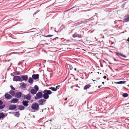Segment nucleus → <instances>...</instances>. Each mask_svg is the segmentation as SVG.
I'll return each mask as SVG.
<instances>
[{
    "label": "nucleus",
    "mask_w": 129,
    "mask_h": 129,
    "mask_svg": "<svg viewBox=\"0 0 129 129\" xmlns=\"http://www.w3.org/2000/svg\"><path fill=\"white\" fill-rule=\"evenodd\" d=\"M107 80H109V79H108V78H107Z\"/></svg>",
    "instance_id": "nucleus-64"
},
{
    "label": "nucleus",
    "mask_w": 129,
    "mask_h": 129,
    "mask_svg": "<svg viewBox=\"0 0 129 129\" xmlns=\"http://www.w3.org/2000/svg\"><path fill=\"white\" fill-rule=\"evenodd\" d=\"M14 115L16 117H19L20 115V114L19 112H16L15 114Z\"/></svg>",
    "instance_id": "nucleus-28"
},
{
    "label": "nucleus",
    "mask_w": 129,
    "mask_h": 129,
    "mask_svg": "<svg viewBox=\"0 0 129 129\" xmlns=\"http://www.w3.org/2000/svg\"><path fill=\"white\" fill-rule=\"evenodd\" d=\"M21 77L22 81H27L28 79V76L27 75H23L21 76Z\"/></svg>",
    "instance_id": "nucleus-5"
},
{
    "label": "nucleus",
    "mask_w": 129,
    "mask_h": 129,
    "mask_svg": "<svg viewBox=\"0 0 129 129\" xmlns=\"http://www.w3.org/2000/svg\"><path fill=\"white\" fill-rule=\"evenodd\" d=\"M108 67H109L110 69H111V68L110 67V66H108Z\"/></svg>",
    "instance_id": "nucleus-56"
},
{
    "label": "nucleus",
    "mask_w": 129,
    "mask_h": 129,
    "mask_svg": "<svg viewBox=\"0 0 129 129\" xmlns=\"http://www.w3.org/2000/svg\"><path fill=\"white\" fill-rule=\"evenodd\" d=\"M18 100L17 99L15 98H13L11 100L10 102L11 103L15 104L17 103L18 102Z\"/></svg>",
    "instance_id": "nucleus-12"
},
{
    "label": "nucleus",
    "mask_w": 129,
    "mask_h": 129,
    "mask_svg": "<svg viewBox=\"0 0 129 129\" xmlns=\"http://www.w3.org/2000/svg\"><path fill=\"white\" fill-rule=\"evenodd\" d=\"M74 70H75V71H76V68H75L74 69Z\"/></svg>",
    "instance_id": "nucleus-58"
},
{
    "label": "nucleus",
    "mask_w": 129,
    "mask_h": 129,
    "mask_svg": "<svg viewBox=\"0 0 129 129\" xmlns=\"http://www.w3.org/2000/svg\"><path fill=\"white\" fill-rule=\"evenodd\" d=\"M116 53L117 54H119L121 56L124 58H126V56L125 55H123V54H122L121 53L119 52H117Z\"/></svg>",
    "instance_id": "nucleus-26"
},
{
    "label": "nucleus",
    "mask_w": 129,
    "mask_h": 129,
    "mask_svg": "<svg viewBox=\"0 0 129 129\" xmlns=\"http://www.w3.org/2000/svg\"><path fill=\"white\" fill-rule=\"evenodd\" d=\"M35 29V28H33L32 29H31V30H33Z\"/></svg>",
    "instance_id": "nucleus-55"
},
{
    "label": "nucleus",
    "mask_w": 129,
    "mask_h": 129,
    "mask_svg": "<svg viewBox=\"0 0 129 129\" xmlns=\"http://www.w3.org/2000/svg\"><path fill=\"white\" fill-rule=\"evenodd\" d=\"M31 98V96L29 93L27 94L26 95L25 99L28 100H30Z\"/></svg>",
    "instance_id": "nucleus-14"
},
{
    "label": "nucleus",
    "mask_w": 129,
    "mask_h": 129,
    "mask_svg": "<svg viewBox=\"0 0 129 129\" xmlns=\"http://www.w3.org/2000/svg\"><path fill=\"white\" fill-rule=\"evenodd\" d=\"M40 11V10H38L36 12H35L34 14V15H35L38 12Z\"/></svg>",
    "instance_id": "nucleus-38"
},
{
    "label": "nucleus",
    "mask_w": 129,
    "mask_h": 129,
    "mask_svg": "<svg viewBox=\"0 0 129 129\" xmlns=\"http://www.w3.org/2000/svg\"><path fill=\"white\" fill-rule=\"evenodd\" d=\"M43 98L45 99H47L49 98V95L52 94V92L50 90L45 89L43 92Z\"/></svg>",
    "instance_id": "nucleus-1"
},
{
    "label": "nucleus",
    "mask_w": 129,
    "mask_h": 129,
    "mask_svg": "<svg viewBox=\"0 0 129 129\" xmlns=\"http://www.w3.org/2000/svg\"><path fill=\"white\" fill-rule=\"evenodd\" d=\"M42 45H43V46H44L45 45H48V44L47 43H46L45 44H42Z\"/></svg>",
    "instance_id": "nucleus-49"
},
{
    "label": "nucleus",
    "mask_w": 129,
    "mask_h": 129,
    "mask_svg": "<svg viewBox=\"0 0 129 129\" xmlns=\"http://www.w3.org/2000/svg\"><path fill=\"white\" fill-rule=\"evenodd\" d=\"M13 80L14 81H22L21 80V77L19 76H14V77L13 79Z\"/></svg>",
    "instance_id": "nucleus-4"
},
{
    "label": "nucleus",
    "mask_w": 129,
    "mask_h": 129,
    "mask_svg": "<svg viewBox=\"0 0 129 129\" xmlns=\"http://www.w3.org/2000/svg\"><path fill=\"white\" fill-rule=\"evenodd\" d=\"M19 84L21 86V87L24 88H25L26 87V84L24 82H22L20 83Z\"/></svg>",
    "instance_id": "nucleus-18"
},
{
    "label": "nucleus",
    "mask_w": 129,
    "mask_h": 129,
    "mask_svg": "<svg viewBox=\"0 0 129 129\" xmlns=\"http://www.w3.org/2000/svg\"><path fill=\"white\" fill-rule=\"evenodd\" d=\"M113 59L114 60V61H119V60H116L113 57Z\"/></svg>",
    "instance_id": "nucleus-44"
},
{
    "label": "nucleus",
    "mask_w": 129,
    "mask_h": 129,
    "mask_svg": "<svg viewBox=\"0 0 129 129\" xmlns=\"http://www.w3.org/2000/svg\"><path fill=\"white\" fill-rule=\"evenodd\" d=\"M91 86V85L89 84H87L84 87V90H86Z\"/></svg>",
    "instance_id": "nucleus-20"
},
{
    "label": "nucleus",
    "mask_w": 129,
    "mask_h": 129,
    "mask_svg": "<svg viewBox=\"0 0 129 129\" xmlns=\"http://www.w3.org/2000/svg\"><path fill=\"white\" fill-rule=\"evenodd\" d=\"M43 97V95L42 92H39L36 93V96L35 97V99L37 100L38 99H40Z\"/></svg>",
    "instance_id": "nucleus-3"
},
{
    "label": "nucleus",
    "mask_w": 129,
    "mask_h": 129,
    "mask_svg": "<svg viewBox=\"0 0 129 129\" xmlns=\"http://www.w3.org/2000/svg\"><path fill=\"white\" fill-rule=\"evenodd\" d=\"M46 101V100L44 99H41L39 100L38 103L39 105H44L43 102Z\"/></svg>",
    "instance_id": "nucleus-8"
},
{
    "label": "nucleus",
    "mask_w": 129,
    "mask_h": 129,
    "mask_svg": "<svg viewBox=\"0 0 129 129\" xmlns=\"http://www.w3.org/2000/svg\"><path fill=\"white\" fill-rule=\"evenodd\" d=\"M10 87L11 89L13 90H15V88L12 85H11L10 86Z\"/></svg>",
    "instance_id": "nucleus-35"
},
{
    "label": "nucleus",
    "mask_w": 129,
    "mask_h": 129,
    "mask_svg": "<svg viewBox=\"0 0 129 129\" xmlns=\"http://www.w3.org/2000/svg\"><path fill=\"white\" fill-rule=\"evenodd\" d=\"M16 108L17 106L16 105H9V110H14Z\"/></svg>",
    "instance_id": "nucleus-6"
},
{
    "label": "nucleus",
    "mask_w": 129,
    "mask_h": 129,
    "mask_svg": "<svg viewBox=\"0 0 129 129\" xmlns=\"http://www.w3.org/2000/svg\"><path fill=\"white\" fill-rule=\"evenodd\" d=\"M26 95L23 94H22L21 98L23 99H25Z\"/></svg>",
    "instance_id": "nucleus-32"
},
{
    "label": "nucleus",
    "mask_w": 129,
    "mask_h": 129,
    "mask_svg": "<svg viewBox=\"0 0 129 129\" xmlns=\"http://www.w3.org/2000/svg\"><path fill=\"white\" fill-rule=\"evenodd\" d=\"M31 108L32 109L35 110L36 111H38L39 110V105L37 103H34L32 105Z\"/></svg>",
    "instance_id": "nucleus-2"
},
{
    "label": "nucleus",
    "mask_w": 129,
    "mask_h": 129,
    "mask_svg": "<svg viewBox=\"0 0 129 129\" xmlns=\"http://www.w3.org/2000/svg\"><path fill=\"white\" fill-rule=\"evenodd\" d=\"M50 121H52V119H51V120H50Z\"/></svg>",
    "instance_id": "nucleus-62"
},
{
    "label": "nucleus",
    "mask_w": 129,
    "mask_h": 129,
    "mask_svg": "<svg viewBox=\"0 0 129 129\" xmlns=\"http://www.w3.org/2000/svg\"><path fill=\"white\" fill-rule=\"evenodd\" d=\"M9 93L12 96L15 95V92L12 90H10L9 92Z\"/></svg>",
    "instance_id": "nucleus-17"
},
{
    "label": "nucleus",
    "mask_w": 129,
    "mask_h": 129,
    "mask_svg": "<svg viewBox=\"0 0 129 129\" xmlns=\"http://www.w3.org/2000/svg\"><path fill=\"white\" fill-rule=\"evenodd\" d=\"M20 64V63L19 62L18 64V66H19Z\"/></svg>",
    "instance_id": "nucleus-52"
},
{
    "label": "nucleus",
    "mask_w": 129,
    "mask_h": 129,
    "mask_svg": "<svg viewBox=\"0 0 129 129\" xmlns=\"http://www.w3.org/2000/svg\"><path fill=\"white\" fill-rule=\"evenodd\" d=\"M126 82V81H123L117 82L116 83L117 84H122L125 83Z\"/></svg>",
    "instance_id": "nucleus-23"
},
{
    "label": "nucleus",
    "mask_w": 129,
    "mask_h": 129,
    "mask_svg": "<svg viewBox=\"0 0 129 129\" xmlns=\"http://www.w3.org/2000/svg\"><path fill=\"white\" fill-rule=\"evenodd\" d=\"M22 94V93L20 92H16L15 93V97L19 99L21 97Z\"/></svg>",
    "instance_id": "nucleus-7"
},
{
    "label": "nucleus",
    "mask_w": 129,
    "mask_h": 129,
    "mask_svg": "<svg viewBox=\"0 0 129 129\" xmlns=\"http://www.w3.org/2000/svg\"><path fill=\"white\" fill-rule=\"evenodd\" d=\"M4 96L7 100H10L12 98V96L8 93H5Z\"/></svg>",
    "instance_id": "nucleus-9"
},
{
    "label": "nucleus",
    "mask_w": 129,
    "mask_h": 129,
    "mask_svg": "<svg viewBox=\"0 0 129 129\" xmlns=\"http://www.w3.org/2000/svg\"><path fill=\"white\" fill-rule=\"evenodd\" d=\"M124 33V32H121V33Z\"/></svg>",
    "instance_id": "nucleus-59"
},
{
    "label": "nucleus",
    "mask_w": 129,
    "mask_h": 129,
    "mask_svg": "<svg viewBox=\"0 0 129 129\" xmlns=\"http://www.w3.org/2000/svg\"><path fill=\"white\" fill-rule=\"evenodd\" d=\"M7 115V113L6 114H4V118Z\"/></svg>",
    "instance_id": "nucleus-45"
},
{
    "label": "nucleus",
    "mask_w": 129,
    "mask_h": 129,
    "mask_svg": "<svg viewBox=\"0 0 129 129\" xmlns=\"http://www.w3.org/2000/svg\"><path fill=\"white\" fill-rule=\"evenodd\" d=\"M32 77L33 79L35 80L39 78V75L38 74H34L32 75Z\"/></svg>",
    "instance_id": "nucleus-11"
},
{
    "label": "nucleus",
    "mask_w": 129,
    "mask_h": 129,
    "mask_svg": "<svg viewBox=\"0 0 129 129\" xmlns=\"http://www.w3.org/2000/svg\"><path fill=\"white\" fill-rule=\"evenodd\" d=\"M3 102L2 100H0V110L3 109L5 106V104H3Z\"/></svg>",
    "instance_id": "nucleus-13"
},
{
    "label": "nucleus",
    "mask_w": 129,
    "mask_h": 129,
    "mask_svg": "<svg viewBox=\"0 0 129 129\" xmlns=\"http://www.w3.org/2000/svg\"><path fill=\"white\" fill-rule=\"evenodd\" d=\"M78 34H77L76 33H75L74 34L72 35V37L74 38H75L77 37Z\"/></svg>",
    "instance_id": "nucleus-30"
},
{
    "label": "nucleus",
    "mask_w": 129,
    "mask_h": 129,
    "mask_svg": "<svg viewBox=\"0 0 129 129\" xmlns=\"http://www.w3.org/2000/svg\"><path fill=\"white\" fill-rule=\"evenodd\" d=\"M127 41L129 42V38H128L127 40Z\"/></svg>",
    "instance_id": "nucleus-53"
},
{
    "label": "nucleus",
    "mask_w": 129,
    "mask_h": 129,
    "mask_svg": "<svg viewBox=\"0 0 129 129\" xmlns=\"http://www.w3.org/2000/svg\"><path fill=\"white\" fill-rule=\"evenodd\" d=\"M33 82L34 80L33 78L31 77H29L28 79V82L29 83L32 84L33 83Z\"/></svg>",
    "instance_id": "nucleus-15"
},
{
    "label": "nucleus",
    "mask_w": 129,
    "mask_h": 129,
    "mask_svg": "<svg viewBox=\"0 0 129 129\" xmlns=\"http://www.w3.org/2000/svg\"><path fill=\"white\" fill-rule=\"evenodd\" d=\"M67 98H66L64 99V100H65V101H66V100H67Z\"/></svg>",
    "instance_id": "nucleus-54"
},
{
    "label": "nucleus",
    "mask_w": 129,
    "mask_h": 129,
    "mask_svg": "<svg viewBox=\"0 0 129 129\" xmlns=\"http://www.w3.org/2000/svg\"><path fill=\"white\" fill-rule=\"evenodd\" d=\"M76 7V6H74V7H73L71 8L70 10H71V9H73V8H75Z\"/></svg>",
    "instance_id": "nucleus-48"
},
{
    "label": "nucleus",
    "mask_w": 129,
    "mask_h": 129,
    "mask_svg": "<svg viewBox=\"0 0 129 129\" xmlns=\"http://www.w3.org/2000/svg\"><path fill=\"white\" fill-rule=\"evenodd\" d=\"M129 21V17L128 16H127L124 19H123V22H127Z\"/></svg>",
    "instance_id": "nucleus-22"
},
{
    "label": "nucleus",
    "mask_w": 129,
    "mask_h": 129,
    "mask_svg": "<svg viewBox=\"0 0 129 129\" xmlns=\"http://www.w3.org/2000/svg\"><path fill=\"white\" fill-rule=\"evenodd\" d=\"M129 121V120L128 119H125L124 121H123L124 123H127Z\"/></svg>",
    "instance_id": "nucleus-33"
},
{
    "label": "nucleus",
    "mask_w": 129,
    "mask_h": 129,
    "mask_svg": "<svg viewBox=\"0 0 129 129\" xmlns=\"http://www.w3.org/2000/svg\"><path fill=\"white\" fill-rule=\"evenodd\" d=\"M52 36H53V35H48L46 36H44L45 37H52Z\"/></svg>",
    "instance_id": "nucleus-37"
},
{
    "label": "nucleus",
    "mask_w": 129,
    "mask_h": 129,
    "mask_svg": "<svg viewBox=\"0 0 129 129\" xmlns=\"http://www.w3.org/2000/svg\"><path fill=\"white\" fill-rule=\"evenodd\" d=\"M55 32L57 33H59L60 32V31L59 30H58V31H55Z\"/></svg>",
    "instance_id": "nucleus-47"
},
{
    "label": "nucleus",
    "mask_w": 129,
    "mask_h": 129,
    "mask_svg": "<svg viewBox=\"0 0 129 129\" xmlns=\"http://www.w3.org/2000/svg\"><path fill=\"white\" fill-rule=\"evenodd\" d=\"M93 18H91L88 20V21H86V22H87L88 21H91L93 20Z\"/></svg>",
    "instance_id": "nucleus-36"
},
{
    "label": "nucleus",
    "mask_w": 129,
    "mask_h": 129,
    "mask_svg": "<svg viewBox=\"0 0 129 129\" xmlns=\"http://www.w3.org/2000/svg\"><path fill=\"white\" fill-rule=\"evenodd\" d=\"M24 107L22 105H20L18 106V109L20 110H22L24 109Z\"/></svg>",
    "instance_id": "nucleus-19"
},
{
    "label": "nucleus",
    "mask_w": 129,
    "mask_h": 129,
    "mask_svg": "<svg viewBox=\"0 0 129 129\" xmlns=\"http://www.w3.org/2000/svg\"><path fill=\"white\" fill-rule=\"evenodd\" d=\"M123 96L124 98H126L128 96V94L126 93H124L122 95Z\"/></svg>",
    "instance_id": "nucleus-29"
},
{
    "label": "nucleus",
    "mask_w": 129,
    "mask_h": 129,
    "mask_svg": "<svg viewBox=\"0 0 129 129\" xmlns=\"http://www.w3.org/2000/svg\"><path fill=\"white\" fill-rule=\"evenodd\" d=\"M96 68H98V69H99L100 68V67L99 66H96Z\"/></svg>",
    "instance_id": "nucleus-46"
},
{
    "label": "nucleus",
    "mask_w": 129,
    "mask_h": 129,
    "mask_svg": "<svg viewBox=\"0 0 129 129\" xmlns=\"http://www.w3.org/2000/svg\"><path fill=\"white\" fill-rule=\"evenodd\" d=\"M71 75H72L73 76H74V75L73 74H71Z\"/></svg>",
    "instance_id": "nucleus-57"
},
{
    "label": "nucleus",
    "mask_w": 129,
    "mask_h": 129,
    "mask_svg": "<svg viewBox=\"0 0 129 129\" xmlns=\"http://www.w3.org/2000/svg\"><path fill=\"white\" fill-rule=\"evenodd\" d=\"M84 23V21H82L81 22H78L77 23H76V25H79L80 24L82 23Z\"/></svg>",
    "instance_id": "nucleus-34"
},
{
    "label": "nucleus",
    "mask_w": 129,
    "mask_h": 129,
    "mask_svg": "<svg viewBox=\"0 0 129 129\" xmlns=\"http://www.w3.org/2000/svg\"><path fill=\"white\" fill-rule=\"evenodd\" d=\"M78 78H77V79H76V80H78Z\"/></svg>",
    "instance_id": "nucleus-60"
},
{
    "label": "nucleus",
    "mask_w": 129,
    "mask_h": 129,
    "mask_svg": "<svg viewBox=\"0 0 129 129\" xmlns=\"http://www.w3.org/2000/svg\"><path fill=\"white\" fill-rule=\"evenodd\" d=\"M13 74L16 75H18L20 74V72L19 71H16L13 73Z\"/></svg>",
    "instance_id": "nucleus-27"
},
{
    "label": "nucleus",
    "mask_w": 129,
    "mask_h": 129,
    "mask_svg": "<svg viewBox=\"0 0 129 129\" xmlns=\"http://www.w3.org/2000/svg\"><path fill=\"white\" fill-rule=\"evenodd\" d=\"M34 89L37 92V91L39 90V88L38 86L36 85H35L34 86Z\"/></svg>",
    "instance_id": "nucleus-21"
},
{
    "label": "nucleus",
    "mask_w": 129,
    "mask_h": 129,
    "mask_svg": "<svg viewBox=\"0 0 129 129\" xmlns=\"http://www.w3.org/2000/svg\"><path fill=\"white\" fill-rule=\"evenodd\" d=\"M57 39H58H58H59V38H58V37H56L55 38H54L53 39H52L53 40H56Z\"/></svg>",
    "instance_id": "nucleus-40"
},
{
    "label": "nucleus",
    "mask_w": 129,
    "mask_h": 129,
    "mask_svg": "<svg viewBox=\"0 0 129 129\" xmlns=\"http://www.w3.org/2000/svg\"><path fill=\"white\" fill-rule=\"evenodd\" d=\"M68 65L69 66V67L70 68V69L71 70H72L73 69V67L70 64H68Z\"/></svg>",
    "instance_id": "nucleus-31"
},
{
    "label": "nucleus",
    "mask_w": 129,
    "mask_h": 129,
    "mask_svg": "<svg viewBox=\"0 0 129 129\" xmlns=\"http://www.w3.org/2000/svg\"><path fill=\"white\" fill-rule=\"evenodd\" d=\"M78 36L77 37H78L79 38H82V36L81 35H79V34H78Z\"/></svg>",
    "instance_id": "nucleus-39"
},
{
    "label": "nucleus",
    "mask_w": 129,
    "mask_h": 129,
    "mask_svg": "<svg viewBox=\"0 0 129 129\" xmlns=\"http://www.w3.org/2000/svg\"><path fill=\"white\" fill-rule=\"evenodd\" d=\"M125 5V3H123L122 5V7L123 8H124Z\"/></svg>",
    "instance_id": "nucleus-41"
},
{
    "label": "nucleus",
    "mask_w": 129,
    "mask_h": 129,
    "mask_svg": "<svg viewBox=\"0 0 129 129\" xmlns=\"http://www.w3.org/2000/svg\"><path fill=\"white\" fill-rule=\"evenodd\" d=\"M60 87L59 85H58L56 87V88H56L57 89H57H59V87Z\"/></svg>",
    "instance_id": "nucleus-42"
},
{
    "label": "nucleus",
    "mask_w": 129,
    "mask_h": 129,
    "mask_svg": "<svg viewBox=\"0 0 129 129\" xmlns=\"http://www.w3.org/2000/svg\"><path fill=\"white\" fill-rule=\"evenodd\" d=\"M4 113L3 112L0 113V119L4 118Z\"/></svg>",
    "instance_id": "nucleus-25"
},
{
    "label": "nucleus",
    "mask_w": 129,
    "mask_h": 129,
    "mask_svg": "<svg viewBox=\"0 0 129 129\" xmlns=\"http://www.w3.org/2000/svg\"><path fill=\"white\" fill-rule=\"evenodd\" d=\"M13 73H11L10 74V75L11 76H13V78H14V76H14V75H13Z\"/></svg>",
    "instance_id": "nucleus-43"
},
{
    "label": "nucleus",
    "mask_w": 129,
    "mask_h": 129,
    "mask_svg": "<svg viewBox=\"0 0 129 129\" xmlns=\"http://www.w3.org/2000/svg\"><path fill=\"white\" fill-rule=\"evenodd\" d=\"M102 83L103 84L104 83V82H102Z\"/></svg>",
    "instance_id": "nucleus-63"
},
{
    "label": "nucleus",
    "mask_w": 129,
    "mask_h": 129,
    "mask_svg": "<svg viewBox=\"0 0 129 129\" xmlns=\"http://www.w3.org/2000/svg\"><path fill=\"white\" fill-rule=\"evenodd\" d=\"M109 63L110 64H112V63H110V62H109Z\"/></svg>",
    "instance_id": "nucleus-61"
},
{
    "label": "nucleus",
    "mask_w": 129,
    "mask_h": 129,
    "mask_svg": "<svg viewBox=\"0 0 129 129\" xmlns=\"http://www.w3.org/2000/svg\"><path fill=\"white\" fill-rule=\"evenodd\" d=\"M107 78V77L106 76H104V77H103V78L104 79H106Z\"/></svg>",
    "instance_id": "nucleus-51"
},
{
    "label": "nucleus",
    "mask_w": 129,
    "mask_h": 129,
    "mask_svg": "<svg viewBox=\"0 0 129 129\" xmlns=\"http://www.w3.org/2000/svg\"><path fill=\"white\" fill-rule=\"evenodd\" d=\"M102 86V85H99V86H98V88H100L101 86Z\"/></svg>",
    "instance_id": "nucleus-50"
},
{
    "label": "nucleus",
    "mask_w": 129,
    "mask_h": 129,
    "mask_svg": "<svg viewBox=\"0 0 129 129\" xmlns=\"http://www.w3.org/2000/svg\"><path fill=\"white\" fill-rule=\"evenodd\" d=\"M30 93L33 95L36 93L37 92L33 88H32L30 90Z\"/></svg>",
    "instance_id": "nucleus-16"
},
{
    "label": "nucleus",
    "mask_w": 129,
    "mask_h": 129,
    "mask_svg": "<svg viewBox=\"0 0 129 129\" xmlns=\"http://www.w3.org/2000/svg\"><path fill=\"white\" fill-rule=\"evenodd\" d=\"M49 89L53 91H55L57 90V89L56 88H55V87H51Z\"/></svg>",
    "instance_id": "nucleus-24"
},
{
    "label": "nucleus",
    "mask_w": 129,
    "mask_h": 129,
    "mask_svg": "<svg viewBox=\"0 0 129 129\" xmlns=\"http://www.w3.org/2000/svg\"><path fill=\"white\" fill-rule=\"evenodd\" d=\"M28 102L29 101H28L23 100L22 103L23 105L27 107L28 105Z\"/></svg>",
    "instance_id": "nucleus-10"
}]
</instances>
